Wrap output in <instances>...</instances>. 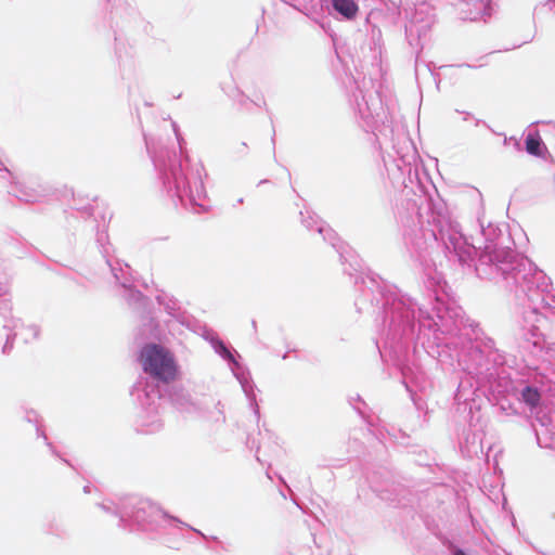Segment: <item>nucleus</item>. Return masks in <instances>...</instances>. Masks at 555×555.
Wrapping results in <instances>:
<instances>
[{
  "instance_id": "f257e3e1",
  "label": "nucleus",
  "mask_w": 555,
  "mask_h": 555,
  "mask_svg": "<svg viewBox=\"0 0 555 555\" xmlns=\"http://www.w3.org/2000/svg\"><path fill=\"white\" fill-rule=\"evenodd\" d=\"M359 313H375L380 358L401 374L402 384L417 405L415 396L430 382L421 364V351L438 363L453 366L457 361L469 373L487 378L501 361L494 339L486 336L477 323L465 320L442 273L429 270L424 285L430 308L420 304L395 284L370 269L353 274Z\"/></svg>"
},
{
  "instance_id": "f03ea898",
  "label": "nucleus",
  "mask_w": 555,
  "mask_h": 555,
  "mask_svg": "<svg viewBox=\"0 0 555 555\" xmlns=\"http://www.w3.org/2000/svg\"><path fill=\"white\" fill-rule=\"evenodd\" d=\"M434 194L425 192L421 204L413 198H404L397 205V218L402 229V237L411 258L422 266H429L435 248H440L449 260H456L463 268L476 273L481 280L503 282L505 286L519 285L538 272H544L527 256L517 253L505 241L503 229L508 225L488 222L485 225L478 218L485 238L482 249L469 243L460 223L448 211L447 204L433 185Z\"/></svg>"
},
{
  "instance_id": "7ed1b4c3",
  "label": "nucleus",
  "mask_w": 555,
  "mask_h": 555,
  "mask_svg": "<svg viewBox=\"0 0 555 555\" xmlns=\"http://www.w3.org/2000/svg\"><path fill=\"white\" fill-rule=\"evenodd\" d=\"M171 126L178 141L179 153L173 146L157 145L154 139L142 130L145 149L162 183V191L176 207L181 206L196 214L206 211L207 192L203 181V175L207 177L205 168L202 163H193L188 155H183L185 141L177 122L172 121Z\"/></svg>"
},
{
  "instance_id": "20e7f679",
  "label": "nucleus",
  "mask_w": 555,
  "mask_h": 555,
  "mask_svg": "<svg viewBox=\"0 0 555 555\" xmlns=\"http://www.w3.org/2000/svg\"><path fill=\"white\" fill-rule=\"evenodd\" d=\"M551 279L544 272L519 281V285L505 286L514 292L515 297L522 306L521 320L517 321L506 333L505 340L512 349H527L528 344L539 346L541 341L540 324L546 321L542 310H550L552 305L547 301Z\"/></svg>"
},
{
  "instance_id": "39448f33",
  "label": "nucleus",
  "mask_w": 555,
  "mask_h": 555,
  "mask_svg": "<svg viewBox=\"0 0 555 555\" xmlns=\"http://www.w3.org/2000/svg\"><path fill=\"white\" fill-rule=\"evenodd\" d=\"M144 343L140 350L138 360L145 373L135 384H142V387L162 389L176 380L180 375V366L175 354L162 345L155 343L156 339Z\"/></svg>"
},
{
  "instance_id": "423d86ee",
  "label": "nucleus",
  "mask_w": 555,
  "mask_h": 555,
  "mask_svg": "<svg viewBox=\"0 0 555 555\" xmlns=\"http://www.w3.org/2000/svg\"><path fill=\"white\" fill-rule=\"evenodd\" d=\"M125 515V526L121 529L129 532H159L166 525L183 524L181 519L168 514L149 499L135 494L125 496L121 507Z\"/></svg>"
},
{
  "instance_id": "0eeeda50",
  "label": "nucleus",
  "mask_w": 555,
  "mask_h": 555,
  "mask_svg": "<svg viewBox=\"0 0 555 555\" xmlns=\"http://www.w3.org/2000/svg\"><path fill=\"white\" fill-rule=\"evenodd\" d=\"M516 398L529 409V418L537 444L542 449L555 450V409L542 400V391L534 385L527 384Z\"/></svg>"
},
{
  "instance_id": "6e6552de",
  "label": "nucleus",
  "mask_w": 555,
  "mask_h": 555,
  "mask_svg": "<svg viewBox=\"0 0 555 555\" xmlns=\"http://www.w3.org/2000/svg\"><path fill=\"white\" fill-rule=\"evenodd\" d=\"M301 224L310 232L315 231L324 242L328 243L333 249L338 254L340 263L344 267V273L353 278L354 273L363 267L362 259L357 251L343 242L337 233L315 212L307 210L300 211Z\"/></svg>"
},
{
  "instance_id": "1a4fd4ad",
  "label": "nucleus",
  "mask_w": 555,
  "mask_h": 555,
  "mask_svg": "<svg viewBox=\"0 0 555 555\" xmlns=\"http://www.w3.org/2000/svg\"><path fill=\"white\" fill-rule=\"evenodd\" d=\"M130 395L138 403L134 426L139 434L151 435L163 428V421L159 414V402L162 401V389L142 387V384H134Z\"/></svg>"
},
{
  "instance_id": "9d476101",
  "label": "nucleus",
  "mask_w": 555,
  "mask_h": 555,
  "mask_svg": "<svg viewBox=\"0 0 555 555\" xmlns=\"http://www.w3.org/2000/svg\"><path fill=\"white\" fill-rule=\"evenodd\" d=\"M494 350L501 357V361H496L493 365V374L487 378H482L474 373H469L476 377V384L478 385H488V395L487 400L493 405L499 406V409L507 415L517 414L518 410L516 403L512 401V397L509 395V389L513 388L512 382L505 379V370L504 366L508 364L507 356L504 351L496 348L494 344Z\"/></svg>"
},
{
  "instance_id": "9b49d317",
  "label": "nucleus",
  "mask_w": 555,
  "mask_h": 555,
  "mask_svg": "<svg viewBox=\"0 0 555 555\" xmlns=\"http://www.w3.org/2000/svg\"><path fill=\"white\" fill-rule=\"evenodd\" d=\"M125 298L132 310L139 315L135 339H160L162 328L154 317L152 300L132 284L125 287Z\"/></svg>"
},
{
  "instance_id": "f8f14e48",
  "label": "nucleus",
  "mask_w": 555,
  "mask_h": 555,
  "mask_svg": "<svg viewBox=\"0 0 555 555\" xmlns=\"http://www.w3.org/2000/svg\"><path fill=\"white\" fill-rule=\"evenodd\" d=\"M440 365L443 369H461L463 372H465L468 377H465L460 380L456 390L454 392V401L456 404V411L464 415V420L468 422V424L474 425V422H480L481 421V398L477 393L478 387L480 385L477 384V387L474 388L473 379L476 380V377L472 374H468L466 370L460 366L457 361L454 362L453 366L442 364Z\"/></svg>"
},
{
  "instance_id": "ddd939ff",
  "label": "nucleus",
  "mask_w": 555,
  "mask_h": 555,
  "mask_svg": "<svg viewBox=\"0 0 555 555\" xmlns=\"http://www.w3.org/2000/svg\"><path fill=\"white\" fill-rule=\"evenodd\" d=\"M357 113L365 132H372L375 135L378 133L386 135L387 131L391 132L389 119L378 93L375 95L362 94L361 101L357 99Z\"/></svg>"
},
{
  "instance_id": "4468645a",
  "label": "nucleus",
  "mask_w": 555,
  "mask_h": 555,
  "mask_svg": "<svg viewBox=\"0 0 555 555\" xmlns=\"http://www.w3.org/2000/svg\"><path fill=\"white\" fill-rule=\"evenodd\" d=\"M76 218H82L86 222V228L95 234V243L105 261L109 260V237L107 233L108 221H106L104 214L96 216L94 208L91 204L82 207L75 208Z\"/></svg>"
},
{
  "instance_id": "2eb2a0df",
  "label": "nucleus",
  "mask_w": 555,
  "mask_h": 555,
  "mask_svg": "<svg viewBox=\"0 0 555 555\" xmlns=\"http://www.w3.org/2000/svg\"><path fill=\"white\" fill-rule=\"evenodd\" d=\"M155 300L170 318L165 321L167 327L170 326L172 321H176L188 330L196 332V326H199V321L183 309L181 302L175 296L165 291H160L155 296Z\"/></svg>"
},
{
  "instance_id": "dca6fc26",
  "label": "nucleus",
  "mask_w": 555,
  "mask_h": 555,
  "mask_svg": "<svg viewBox=\"0 0 555 555\" xmlns=\"http://www.w3.org/2000/svg\"><path fill=\"white\" fill-rule=\"evenodd\" d=\"M11 281L12 275L0 260V317L4 322L3 328L8 331L18 330L24 326L22 319L15 318L12 314L13 305L10 297Z\"/></svg>"
},
{
  "instance_id": "f3484780",
  "label": "nucleus",
  "mask_w": 555,
  "mask_h": 555,
  "mask_svg": "<svg viewBox=\"0 0 555 555\" xmlns=\"http://www.w3.org/2000/svg\"><path fill=\"white\" fill-rule=\"evenodd\" d=\"M241 356L235 357V363H228L233 375L238 380L249 406L256 417L257 423L260 420V408L257 403L256 385L251 378L249 370L240 362Z\"/></svg>"
},
{
  "instance_id": "a211bd4d",
  "label": "nucleus",
  "mask_w": 555,
  "mask_h": 555,
  "mask_svg": "<svg viewBox=\"0 0 555 555\" xmlns=\"http://www.w3.org/2000/svg\"><path fill=\"white\" fill-rule=\"evenodd\" d=\"M162 400L168 401L177 410L185 413H201L199 405L192 399L191 395L181 387L168 384L162 388Z\"/></svg>"
},
{
  "instance_id": "6ab92c4d",
  "label": "nucleus",
  "mask_w": 555,
  "mask_h": 555,
  "mask_svg": "<svg viewBox=\"0 0 555 555\" xmlns=\"http://www.w3.org/2000/svg\"><path fill=\"white\" fill-rule=\"evenodd\" d=\"M460 10L465 20L486 21L494 11L493 0H461Z\"/></svg>"
},
{
  "instance_id": "aec40b11",
  "label": "nucleus",
  "mask_w": 555,
  "mask_h": 555,
  "mask_svg": "<svg viewBox=\"0 0 555 555\" xmlns=\"http://www.w3.org/2000/svg\"><path fill=\"white\" fill-rule=\"evenodd\" d=\"M23 411H24L23 421L35 426L37 438L43 439V442L49 448V451L51 452V454L54 455L55 457H59L62 462H64L69 467L74 468L72 463L67 459L61 456V454L55 449L53 443L49 440V438L44 431L42 416L34 409L25 408V409H23Z\"/></svg>"
},
{
  "instance_id": "412c9836",
  "label": "nucleus",
  "mask_w": 555,
  "mask_h": 555,
  "mask_svg": "<svg viewBox=\"0 0 555 555\" xmlns=\"http://www.w3.org/2000/svg\"><path fill=\"white\" fill-rule=\"evenodd\" d=\"M434 18L431 15H423L422 11L416 10L412 17L405 23L404 31L409 33L410 36L418 34L422 38H425L431 30Z\"/></svg>"
},
{
  "instance_id": "4be33fe9",
  "label": "nucleus",
  "mask_w": 555,
  "mask_h": 555,
  "mask_svg": "<svg viewBox=\"0 0 555 555\" xmlns=\"http://www.w3.org/2000/svg\"><path fill=\"white\" fill-rule=\"evenodd\" d=\"M479 423L475 421L474 425H469V428L463 431V437L460 439L461 449L465 450L468 454L477 455L478 452H483L481 433L473 429Z\"/></svg>"
},
{
  "instance_id": "5701e85b",
  "label": "nucleus",
  "mask_w": 555,
  "mask_h": 555,
  "mask_svg": "<svg viewBox=\"0 0 555 555\" xmlns=\"http://www.w3.org/2000/svg\"><path fill=\"white\" fill-rule=\"evenodd\" d=\"M526 152L534 157L545 158L548 155L547 147L540 137L538 130L529 131L525 139Z\"/></svg>"
},
{
  "instance_id": "b1692460",
  "label": "nucleus",
  "mask_w": 555,
  "mask_h": 555,
  "mask_svg": "<svg viewBox=\"0 0 555 555\" xmlns=\"http://www.w3.org/2000/svg\"><path fill=\"white\" fill-rule=\"evenodd\" d=\"M106 264L109 267L116 283L121 287H129L132 284V278L129 272L130 267L127 263H125L124 268L119 261L112 263L111 260H106Z\"/></svg>"
},
{
  "instance_id": "393cba45",
  "label": "nucleus",
  "mask_w": 555,
  "mask_h": 555,
  "mask_svg": "<svg viewBox=\"0 0 555 555\" xmlns=\"http://www.w3.org/2000/svg\"><path fill=\"white\" fill-rule=\"evenodd\" d=\"M125 504V496L120 498L117 502L115 501H104L102 503H98V506L105 512L106 514H111L118 518L117 526L122 528L125 526V515L124 511H121L122 505Z\"/></svg>"
},
{
  "instance_id": "a878e982",
  "label": "nucleus",
  "mask_w": 555,
  "mask_h": 555,
  "mask_svg": "<svg viewBox=\"0 0 555 555\" xmlns=\"http://www.w3.org/2000/svg\"><path fill=\"white\" fill-rule=\"evenodd\" d=\"M12 184L13 185L9 191V194H13L16 198L26 203H34L37 201L39 194L36 190L27 188L25 184L20 182H13Z\"/></svg>"
},
{
  "instance_id": "bb28decb",
  "label": "nucleus",
  "mask_w": 555,
  "mask_h": 555,
  "mask_svg": "<svg viewBox=\"0 0 555 555\" xmlns=\"http://www.w3.org/2000/svg\"><path fill=\"white\" fill-rule=\"evenodd\" d=\"M214 351L228 363H235V357H238V352L223 339L216 340L211 347Z\"/></svg>"
},
{
  "instance_id": "cd10ccee",
  "label": "nucleus",
  "mask_w": 555,
  "mask_h": 555,
  "mask_svg": "<svg viewBox=\"0 0 555 555\" xmlns=\"http://www.w3.org/2000/svg\"><path fill=\"white\" fill-rule=\"evenodd\" d=\"M298 12L309 16L312 14L321 0H281Z\"/></svg>"
},
{
  "instance_id": "c85d7f7f",
  "label": "nucleus",
  "mask_w": 555,
  "mask_h": 555,
  "mask_svg": "<svg viewBox=\"0 0 555 555\" xmlns=\"http://www.w3.org/2000/svg\"><path fill=\"white\" fill-rule=\"evenodd\" d=\"M405 39L409 43V46L415 51V75L418 74V66H420V56L423 51L424 44L422 42V37L417 34H413L410 36L409 33H405Z\"/></svg>"
},
{
  "instance_id": "c756f323",
  "label": "nucleus",
  "mask_w": 555,
  "mask_h": 555,
  "mask_svg": "<svg viewBox=\"0 0 555 555\" xmlns=\"http://www.w3.org/2000/svg\"><path fill=\"white\" fill-rule=\"evenodd\" d=\"M201 331V336L212 347L215 341L216 340H220L221 338L219 337V335L217 334V332H215L212 328L208 327L207 325L205 324H202L199 322V326H196V332L195 333H199Z\"/></svg>"
},
{
  "instance_id": "7c9ffc66",
  "label": "nucleus",
  "mask_w": 555,
  "mask_h": 555,
  "mask_svg": "<svg viewBox=\"0 0 555 555\" xmlns=\"http://www.w3.org/2000/svg\"><path fill=\"white\" fill-rule=\"evenodd\" d=\"M47 533L55 535L57 538H67L68 531L65 526L56 520L49 522L47 527Z\"/></svg>"
},
{
  "instance_id": "2f4dec72",
  "label": "nucleus",
  "mask_w": 555,
  "mask_h": 555,
  "mask_svg": "<svg viewBox=\"0 0 555 555\" xmlns=\"http://www.w3.org/2000/svg\"><path fill=\"white\" fill-rule=\"evenodd\" d=\"M10 247L12 249V253L17 258H23L30 254V249L33 248L31 245L20 243V242H11Z\"/></svg>"
},
{
  "instance_id": "473e14b6",
  "label": "nucleus",
  "mask_w": 555,
  "mask_h": 555,
  "mask_svg": "<svg viewBox=\"0 0 555 555\" xmlns=\"http://www.w3.org/2000/svg\"><path fill=\"white\" fill-rule=\"evenodd\" d=\"M17 331L18 330H14V331H9V333L7 334V339L2 346V349H1V352L3 354H9L13 347H14V341L16 339V336H17Z\"/></svg>"
},
{
  "instance_id": "72a5a7b5",
  "label": "nucleus",
  "mask_w": 555,
  "mask_h": 555,
  "mask_svg": "<svg viewBox=\"0 0 555 555\" xmlns=\"http://www.w3.org/2000/svg\"><path fill=\"white\" fill-rule=\"evenodd\" d=\"M449 551V555H472L469 550L459 546L457 544L448 541L443 542Z\"/></svg>"
},
{
  "instance_id": "f704fd0d",
  "label": "nucleus",
  "mask_w": 555,
  "mask_h": 555,
  "mask_svg": "<svg viewBox=\"0 0 555 555\" xmlns=\"http://www.w3.org/2000/svg\"><path fill=\"white\" fill-rule=\"evenodd\" d=\"M371 40L374 44V49H377V48L380 49V47H382V30L375 25L372 26Z\"/></svg>"
},
{
  "instance_id": "c9c22d12",
  "label": "nucleus",
  "mask_w": 555,
  "mask_h": 555,
  "mask_svg": "<svg viewBox=\"0 0 555 555\" xmlns=\"http://www.w3.org/2000/svg\"><path fill=\"white\" fill-rule=\"evenodd\" d=\"M22 328H25L28 332V334H30V337L27 336V337L24 338V341L26 344H28L30 341V339H37L38 338L40 330H39V327L37 325L31 324V325H28V326H22ZM18 330H21V327Z\"/></svg>"
},
{
  "instance_id": "e433bc0d",
  "label": "nucleus",
  "mask_w": 555,
  "mask_h": 555,
  "mask_svg": "<svg viewBox=\"0 0 555 555\" xmlns=\"http://www.w3.org/2000/svg\"><path fill=\"white\" fill-rule=\"evenodd\" d=\"M503 144L505 146L513 145V147H514V150L516 152H521L522 151L521 142L516 137H509V138L505 137L504 140H503Z\"/></svg>"
},
{
  "instance_id": "4c0bfd02",
  "label": "nucleus",
  "mask_w": 555,
  "mask_h": 555,
  "mask_svg": "<svg viewBox=\"0 0 555 555\" xmlns=\"http://www.w3.org/2000/svg\"><path fill=\"white\" fill-rule=\"evenodd\" d=\"M215 409H216V415L211 416L215 422H222L224 423L225 422V415H224V412H223V405L221 404L220 401H218L215 405Z\"/></svg>"
},
{
  "instance_id": "58836bf2",
  "label": "nucleus",
  "mask_w": 555,
  "mask_h": 555,
  "mask_svg": "<svg viewBox=\"0 0 555 555\" xmlns=\"http://www.w3.org/2000/svg\"><path fill=\"white\" fill-rule=\"evenodd\" d=\"M236 92L238 94V99H237V104L241 106V107H245L249 102L250 103H254L255 105L257 106H260L258 103H256L255 101H251L247 95H245L242 91H240L238 89H236Z\"/></svg>"
},
{
  "instance_id": "ea45409f",
  "label": "nucleus",
  "mask_w": 555,
  "mask_h": 555,
  "mask_svg": "<svg viewBox=\"0 0 555 555\" xmlns=\"http://www.w3.org/2000/svg\"><path fill=\"white\" fill-rule=\"evenodd\" d=\"M171 526H184V527H186L189 530H191V531L195 532V533H196L198 537H201L203 540H207V539H208V535H206L204 532H202L201 530H198V529H196V528L192 527V526H191V525H189V524H185L184 521H183V524H172Z\"/></svg>"
},
{
  "instance_id": "a19ab883",
  "label": "nucleus",
  "mask_w": 555,
  "mask_h": 555,
  "mask_svg": "<svg viewBox=\"0 0 555 555\" xmlns=\"http://www.w3.org/2000/svg\"><path fill=\"white\" fill-rule=\"evenodd\" d=\"M235 153L242 156L248 154V145L246 142H241L238 146L235 149Z\"/></svg>"
},
{
  "instance_id": "79ce46f5",
  "label": "nucleus",
  "mask_w": 555,
  "mask_h": 555,
  "mask_svg": "<svg viewBox=\"0 0 555 555\" xmlns=\"http://www.w3.org/2000/svg\"><path fill=\"white\" fill-rule=\"evenodd\" d=\"M353 400L357 401L358 403H361L364 408L366 406V403L364 402V400L361 398L360 395H357L354 398L350 397V399H349L350 404H352Z\"/></svg>"
},
{
  "instance_id": "37998d69",
  "label": "nucleus",
  "mask_w": 555,
  "mask_h": 555,
  "mask_svg": "<svg viewBox=\"0 0 555 555\" xmlns=\"http://www.w3.org/2000/svg\"><path fill=\"white\" fill-rule=\"evenodd\" d=\"M375 10H371L369 13L364 14V21L366 24H370V21L375 15Z\"/></svg>"
},
{
  "instance_id": "c03bdc74",
  "label": "nucleus",
  "mask_w": 555,
  "mask_h": 555,
  "mask_svg": "<svg viewBox=\"0 0 555 555\" xmlns=\"http://www.w3.org/2000/svg\"><path fill=\"white\" fill-rule=\"evenodd\" d=\"M479 125H483L485 127H487L490 131L494 132L493 129L485 121V120H481V119H475V126H479Z\"/></svg>"
},
{
  "instance_id": "a18cd8bd",
  "label": "nucleus",
  "mask_w": 555,
  "mask_h": 555,
  "mask_svg": "<svg viewBox=\"0 0 555 555\" xmlns=\"http://www.w3.org/2000/svg\"><path fill=\"white\" fill-rule=\"evenodd\" d=\"M0 171H5L8 172V175L13 178V175L12 172L7 168V166L4 165V163L0 159Z\"/></svg>"
},
{
  "instance_id": "49530a36",
  "label": "nucleus",
  "mask_w": 555,
  "mask_h": 555,
  "mask_svg": "<svg viewBox=\"0 0 555 555\" xmlns=\"http://www.w3.org/2000/svg\"><path fill=\"white\" fill-rule=\"evenodd\" d=\"M271 143H272V147H273L274 160L276 162V156H275V130L274 129H273V134H272V138H271Z\"/></svg>"
},
{
  "instance_id": "de8ad7c7",
  "label": "nucleus",
  "mask_w": 555,
  "mask_h": 555,
  "mask_svg": "<svg viewBox=\"0 0 555 555\" xmlns=\"http://www.w3.org/2000/svg\"><path fill=\"white\" fill-rule=\"evenodd\" d=\"M456 113L463 114L464 115V120H467L468 118L473 117V114L469 113V112H461V111L456 109Z\"/></svg>"
},
{
  "instance_id": "09e8293b",
  "label": "nucleus",
  "mask_w": 555,
  "mask_h": 555,
  "mask_svg": "<svg viewBox=\"0 0 555 555\" xmlns=\"http://www.w3.org/2000/svg\"><path fill=\"white\" fill-rule=\"evenodd\" d=\"M208 540L209 541H214V542L219 543V544L221 543V541L216 535H208V539L206 541H208Z\"/></svg>"
},
{
  "instance_id": "8fccbe9b",
  "label": "nucleus",
  "mask_w": 555,
  "mask_h": 555,
  "mask_svg": "<svg viewBox=\"0 0 555 555\" xmlns=\"http://www.w3.org/2000/svg\"><path fill=\"white\" fill-rule=\"evenodd\" d=\"M352 406L358 412V414H360V415L364 414V411H363V409L360 405H353L352 404Z\"/></svg>"
},
{
  "instance_id": "3c124183",
  "label": "nucleus",
  "mask_w": 555,
  "mask_h": 555,
  "mask_svg": "<svg viewBox=\"0 0 555 555\" xmlns=\"http://www.w3.org/2000/svg\"><path fill=\"white\" fill-rule=\"evenodd\" d=\"M456 66H457V67H469V68H476V67H477V66H473V65H470V64H468V63L459 64V65H456Z\"/></svg>"
},
{
  "instance_id": "603ef678",
  "label": "nucleus",
  "mask_w": 555,
  "mask_h": 555,
  "mask_svg": "<svg viewBox=\"0 0 555 555\" xmlns=\"http://www.w3.org/2000/svg\"><path fill=\"white\" fill-rule=\"evenodd\" d=\"M254 444H255V440L254 439H250L249 437L247 438V446L253 449L254 448Z\"/></svg>"
},
{
  "instance_id": "864d4df0",
  "label": "nucleus",
  "mask_w": 555,
  "mask_h": 555,
  "mask_svg": "<svg viewBox=\"0 0 555 555\" xmlns=\"http://www.w3.org/2000/svg\"><path fill=\"white\" fill-rule=\"evenodd\" d=\"M392 7H393V10L396 11L397 14H400V8L399 5H397L395 2H391Z\"/></svg>"
},
{
  "instance_id": "5fc2aeb1",
  "label": "nucleus",
  "mask_w": 555,
  "mask_h": 555,
  "mask_svg": "<svg viewBox=\"0 0 555 555\" xmlns=\"http://www.w3.org/2000/svg\"><path fill=\"white\" fill-rule=\"evenodd\" d=\"M271 181L269 179H262L258 182V186L259 185H262V184H267V183H270Z\"/></svg>"
},
{
  "instance_id": "6e6d98bb",
  "label": "nucleus",
  "mask_w": 555,
  "mask_h": 555,
  "mask_svg": "<svg viewBox=\"0 0 555 555\" xmlns=\"http://www.w3.org/2000/svg\"><path fill=\"white\" fill-rule=\"evenodd\" d=\"M83 492H85V493H90V492H91V486H90V485H86V486L83 487Z\"/></svg>"
},
{
  "instance_id": "4d7b16f0",
  "label": "nucleus",
  "mask_w": 555,
  "mask_h": 555,
  "mask_svg": "<svg viewBox=\"0 0 555 555\" xmlns=\"http://www.w3.org/2000/svg\"><path fill=\"white\" fill-rule=\"evenodd\" d=\"M548 518L552 520V521H555V512L552 511L548 513Z\"/></svg>"
},
{
  "instance_id": "13d9d810",
  "label": "nucleus",
  "mask_w": 555,
  "mask_h": 555,
  "mask_svg": "<svg viewBox=\"0 0 555 555\" xmlns=\"http://www.w3.org/2000/svg\"><path fill=\"white\" fill-rule=\"evenodd\" d=\"M551 10H555V0H548Z\"/></svg>"
},
{
  "instance_id": "bf43d9fd",
  "label": "nucleus",
  "mask_w": 555,
  "mask_h": 555,
  "mask_svg": "<svg viewBox=\"0 0 555 555\" xmlns=\"http://www.w3.org/2000/svg\"><path fill=\"white\" fill-rule=\"evenodd\" d=\"M283 168H284V170H285V172L287 175V178L291 180V178H292L291 171L286 167H283Z\"/></svg>"
},
{
  "instance_id": "052dcab7",
  "label": "nucleus",
  "mask_w": 555,
  "mask_h": 555,
  "mask_svg": "<svg viewBox=\"0 0 555 555\" xmlns=\"http://www.w3.org/2000/svg\"><path fill=\"white\" fill-rule=\"evenodd\" d=\"M251 325H253L254 330H256V328H257V323H256V321H255V320H253V321H251Z\"/></svg>"
},
{
  "instance_id": "680f3d73",
  "label": "nucleus",
  "mask_w": 555,
  "mask_h": 555,
  "mask_svg": "<svg viewBox=\"0 0 555 555\" xmlns=\"http://www.w3.org/2000/svg\"><path fill=\"white\" fill-rule=\"evenodd\" d=\"M243 202H244V198H243V197H240V198L237 199V204H243Z\"/></svg>"
},
{
  "instance_id": "e2e57ef3",
  "label": "nucleus",
  "mask_w": 555,
  "mask_h": 555,
  "mask_svg": "<svg viewBox=\"0 0 555 555\" xmlns=\"http://www.w3.org/2000/svg\"><path fill=\"white\" fill-rule=\"evenodd\" d=\"M423 64L425 65V67H427V68H428V70H431V69H430V67H429V63H425V62H424Z\"/></svg>"
},
{
  "instance_id": "0e129e2a",
  "label": "nucleus",
  "mask_w": 555,
  "mask_h": 555,
  "mask_svg": "<svg viewBox=\"0 0 555 555\" xmlns=\"http://www.w3.org/2000/svg\"><path fill=\"white\" fill-rule=\"evenodd\" d=\"M144 105H145V106H152V103H150V102L145 101V102H144Z\"/></svg>"
},
{
  "instance_id": "69168bd1",
  "label": "nucleus",
  "mask_w": 555,
  "mask_h": 555,
  "mask_svg": "<svg viewBox=\"0 0 555 555\" xmlns=\"http://www.w3.org/2000/svg\"><path fill=\"white\" fill-rule=\"evenodd\" d=\"M287 354H288V352L283 353V357H282V358H283V359H286V358H287Z\"/></svg>"
}]
</instances>
